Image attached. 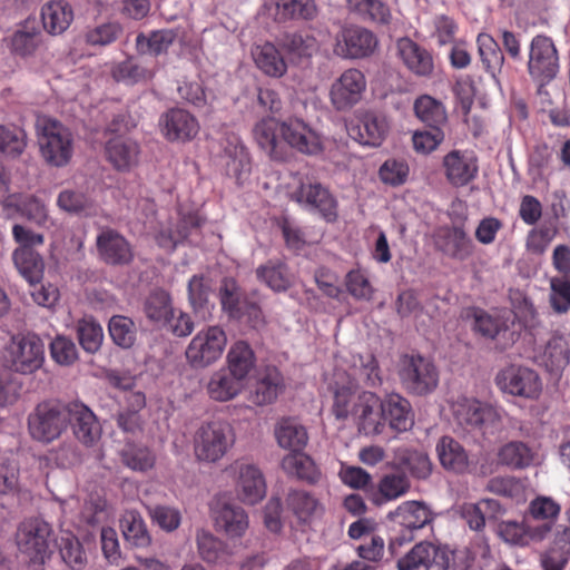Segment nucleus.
Segmentation results:
<instances>
[{
	"label": "nucleus",
	"mask_w": 570,
	"mask_h": 570,
	"mask_svg": "<svg viewBox=\"0 0 570 570\" xmlns=\"http://www.w3.org/2000/svg\"><path fill=\"white\" fill-rule=\"evenodd\" d=\"M18 544L33 566H43L51 558L55 547H58L62 561L72 570H82L87 564V554L79 539L69 531L53 539L51 525L43 520H35L19 533Z\"/></svg>",
	"instance_id": "nucleus-1"
},
{
	"label": "nucleus",
	"mask_w": 570,
	"mask_h": 570,
	"mask_svg": "<svg viewBox=\"0 0 570 570\" xmlns=\"http://www.w3.org/2000/svg\"><path fill=\"white\" fill-rule=\"evenodd\" d=\"M254 135L258 146L275 161H286L293 148L313 154L317 147L313 131L298 119L283 122L263 119L255 126Z\"/></svg>",
	"instance_id": "nucleus-2"
},
{
	"label": "nucleus",
	"mask_w": 570,
	"mask_h": 570,
	"mask_svg": "<svg viewBox=\"0 0 570 570\" xmlns=\"http://www.w3.org/2000/svg\"><path fill=\"white\" fill-rule=\"evenodd\" d=\"M219 299L222 309L229 321L256 333L266 327L267 322L259 306L256 289L249 294H242L240 287L234 278L224 277L219 286Z\"/></svg>",
	"instance_id": "nucleus-3"
},
{
	"label": "nucleus",
	"mask_w": 570,
	"mask_h": 570,
	"mask_svg": "<svg viewBox=\"0 0 570 570\" xmlns=\"http://www.w3.org/2000/svg\"><path fill=\"white\" fill-rule=\"evenodd\" d=\"M70 423V403L45 401L39 403L28 417L31 436L49 443L58 439Z\"/></svg>",
	"instance_id": "nucleus-4"
},
{
	"label": "nucleus",
	"mask_w": 570,
	"mask_h": 570,
	"mask_svg": "<svg viewBox=\"0 0 570 570\" xmlns=\"http://www.w3.org/2000/svg\"><path fill=\"white\" fill-rule=\"evenodd\" d=\"M3 358L7 368L21 374H32L43 364L45 345L37 335L12 337Z\"/></svg>",
	"instance_id": "nucleus-5"
},
{
	"label": "nucleus",
	"mask_w": 570,
	"mask_h": 570,
	"mask_svg": "<svg viewBox=\"0 0 570 570\" xmlns=\"http://www.w3.org/2000/svg\"><path fill=\"white\" fill-rule=\"evenodd\" d=\"M38 144L47 164L53 167L66 166L72 156V135L56 120H45Z\"/></svg>",
	"instance_id": "nucleus-6"
},
{
	"label": "nucleus",
	"mask_w": 570,
	"mask_h": 570,
	"mask_svg": "<svg viewBox=\"0 0 570 570\" xmlns=\"http://www.w3.org/2000/svg\"><path fill=\"white\" fill-rule=\"evenodd\" d=\"M232 426L224 421H210L203 424L195 438V452L199 460L215 462L219 460L233 443Z\"/></svg>",
	"instance_id": "nucleus-7"
},
{
	"label": "nucleus",
	"mask_w": 570,
	"mask_h": 570,
	"mask_svg": "<svg viewBox=\"0 0 570 570\" xmlns=\"http://www.w3.org/2000/svg\"><path fill=\"white\" fill-rule=\"evenodd\" d=\"M227 337L218 326L199 332L186 350V358L194 368H204L217 361L226 346Z\"/></svg>",
	"instance_id": "nucleus-8"
},
{
	"label": "nucleus",
	"mask_w": 570,
	"mask_h": 570,
	"mask_svg": "<svg viewBox=\"0 0 570 570\" xmlns=\"http://www.w3.org/2000/svg\"><path fill=\"white\" fill-rule=\"evenodd\" d=\"M495 381L503 393L523 399H538L542 391L540 376L528 367L509 366L499 372Z\"/></svg>",
	"instance_id": "nucleus-9"
},
{
	"label": "nucleus",
	"mask_w": 570,
	"mask_h": 570,
	"mask_svg": "<svg viewBox=\"0 0 570 570\" xmlns=\"http://www.w3.org/2000/svg\"><path fill=\"white\" fill-rule=\"evenodd\" d=\"M529 57V72L540 86L556 77L558 55L551 38H532Z\"/></svg>",
	"instance_id": "nucleus-10"
},
{
	"label": "nucleus",
	"mask_w": 570,
	"mask_h": 570,
	"mask_svg": "<svg viewBox=\"0 0 570 570\" xmlns=\"http://www.w3.org/2000/svg\"><path fill=\"white\" fill-rule=\"evenodd\" d=\"M210 511L216 527L230 537H240L248 527L244 509L234 503L226 494L216 495L212 500Z\"/></svg>",
	"instance_id": "nucleus-11"
},
{
	"label": "nucleus",
	"mask_w": 570,
	"mask_h": 570,
	"mask_svg": "<svg viewBox=\"0 0 570 570\" xmlns=\"http://www.w3.org/2000/svg\"><path fill=\"white\" fill-rule=\"evenodd\" d=\"M442 167L448 183L455 188L468 186L479 174L478 158L471 153L458 149L443 157Z\"/></svg>",
	"instance_id": "nucleus-12"
},
{
	"label": "nucleus",
	"mask_w": 570,
	"mask_h": 570,
	"mask_svg": "<svg viewBox=\"0 0 570 570\" xmlns=\"http://www.w3.org/2000/svg\"><path fill=\"white\" fill-rule=\"evenodd\" d=\"M365 86L364 75L348 69L332 85L331 100L337 110L351 108L361 100Z\"/></svg>",
	"instance_id": "nucleus-13"
},
{
	"label": "nucleus",
	"mask_w": 570,
	"mask_h": 570,
	"mask_svg": "<svg viewBox=\"0 0 570 570\" xmlns=\"http://www.w3.org/2000/svg\"><path fill=\"white\" fill-rule=\"evenodd\" d=\"M97 249L100 258L112 266L127 265L134 257L129 243L119 233L111 229L98 235Z\"/></svg>",
	"instance_id": "nucleus-14"
},
{
	"label": "nucleus",
	"mask_w": 570,
	"mask_h": 570,
	"mask_svg": "<svg viewBox=\"0 0 570 570\" xmlns=\"http://www.w3.org/2000/svg\"><path fill=\"white\" fill-rule=\"evenodd\" d=\"M292 198L316 208L327 222H334L337 217L335 199L320 183L301 184L292 194Z\"/></svg>",
	"instance_id": "nucleus-15"
},
{
	"label": "nucleus",
	"mask_w": 570,
	"mask_h": 570,
	"mask_svg": "<svg viewBox=\"0 0 570 570\" xmlns=\"http://www.w3.org/2000/svg\"><path fill=\"white\" fill-rule=\"evenodd\" d=\"M42 28L51 36H60L73 21V10L67 0H49L41 7Z\"/></svg>",
	"instance_id": "nucleus-16"
},
{
	"label": "nucleus",
	"mask_w": 570,
	"mask_h": 570,
	"mask_svg": "<svg viewBox=\"0 0 570 570\" xmlns=\"http://www.w3.org/2000/svg\"><path fill=\"white\" fill-rule=\"evenodd\" d=\"M75 436L85 445H92L100 436L95 414L82 403H70V423Z\"/></svg>",
	"instance_id": "nucleus-17"
},
{
	"label": "nucleus",
	"mask_w": 570,
	"mask_h": 570,
	"mask_svg": "<svg viewBox=\"0 0 570 570\" xmlns=\"http://www.w3.org/2000/svg\"><path fill=\"white\" fill-rule=\"evenodd\" d=\"M498 463L511 470H524L534 464L537 452L523 441H509L497 453Z\"/></svg>",
	"instance_id": "nucleus-18"
},
{
	"label": "nucleus",
	"mask_w": 570,
	"mask_h": 570,
	"mask_svg": "<svg viewBox=\"0 0 570 570\" xmlns=\"http://www.w3.org/2000/svg\"><path fill=\"white\" fill-rule=\"evenodd\" d=\"M380 417L399 432L411 429L414 423L409 401L397 394L389 395L381 402Z\"/></svg>",
	"instance_id": "nucleus-19"
},
{
	"label": "nucleus",
	"mask_w": 570,
	"mask_h": 570,
	"mask_svg": "<svg viewBox=\"0 0 570 570\" xmlns=\"http://www.w3.org/2000/svg\"><path fill=\"white\" fill-rule=\"evenodd\" d=\"M399 374L402 383L410 392L417 395H423L428 392V382L425 380L428 363L422 356H403Z\"/></svg>",
	"instance_id": "nucleus-20"
},
{
	"label": "nucleus",
	"mask_w": 570,
	"mask_h": 570,
	"mask_svg": "<svg viewBox=\"0 0 570 570\" xmlns=\"http://www.w3.org/2000/svg\"><path fill=\"white\" fill-rule=\"evenodd\" d=\"M165 135L170 140H188L197 134L195 118L183 109H170L161 120Z\"/></svg>",
	"instance_id": "nucleus-21"
},
{
	"label": "nucleus",
	"mask_w": 570,
	"mask_h": 570,
	"mask_svg": "<svg viewBox=\"0 0 570 570\" xmlns=\"http://www.w3.org/2000/svg\"><path fill=\"white\" fill-rule=\"evenodd\" d=\"M380 399L372 392H364L358 396L354 405V414L358 417V430L364 433H380L379 429L382 420L380 417Z\"/></svg>",
	"instance_id": "nucleus-22"
},
{
	"label": "nucleus",
	"mask_w": 570,
	"mask_h": 570,
	"mask_svg": "<svg viewBox=\"0 0 570 570\" xmlns=\"http://www.w3.org/2000/svg\"><path fill=\"white\" fill-rule=\"evenodd\" d=\"M275 438L281 448L295 454L304 450L307 444V432L304 426L291 419L281 420L274 430Z\"/></svg>",
	"instance_id": "nucleus-23"
},
{
	"label": "nucleus",
	"mask_w": 570,
	"mask_h": 570,
	"mask_svg": "<svg viewBox=\"0 0 570 570\" xmlns=\"http://www.w3.org/2000/svg\"><path fill=\"white\" fill-rule=\"evenodd\" d=\"M442 466L456 473L464 472L469 466V458L464 448L454 439L443 436L436 446Z\"/></svg>",
	"instance_id": "nucleus-24"
},
{
	"label": "nucleus",
	"mask_w": 570,
	"mask_h": 570,
	"mask_svg": "<svg viewBox=\"0 0 570 570\" xmlns=\"http://www.w3.org/2000/svg\"><path fill=\"white\" fill-rule=\"evenodd\" d=\"M268 10L276 21L283 22L296 17L312 18L316 8L314 0H272Z\"/></svg>",
	"instance_id": "nucleus-25"
},
{
	"label": "nucleus",
	"mask_w": 570,
	"mask_h": 570,
	"mask_svg": "<svg viewBox=\"0 0 570 570\" xmlns=\"http://www.w3.org/2000/svg\"><path fill=\"white\" fill-rule=\"evenodd\" d=\"M265 494V482L258 469L247 465L240 470L238 498L247 504H255Z\"/></svg>",
	"instance_id": "nucleus-26"
},
{
	"label": "nucleus",
	"mask_w": 570,
	"mask_h": 570,
	"mask_svg": "<svg viewBox=\"0 0 570 570\" xmlns=\"http://www.w3.org/2000/svg\"><path fill=\"white\" fill-rule=\"evenodd\" d=\"M257 67L268 76L282 77L286 71L284 57L278 49L271 42L257 45L252 51Z\"/></svg>",
	"instance_id": "nucleus-27"
},
{
	"label": "nucleus",
	"mask_w": 570,
	"mask_h": 570,
	"mask_svg": "<svg viewBox=\"0 0 570 570\" xmlns=\"http://www.w3.org/2000/svg\"><path fill=\"white\" fill-rule=\"evenodd\" d=\"M227 361L229 374L244 381L254 370L255 354L247 342L237 341L230 347Z\"/></svg>",
	"instance_id": "nucleus-28"
},
{
	"label": "nucleus",
	"mask_w": 570,
	"mask_h": 570,
	"mask_svg": "<svg viewBox=\"0 0 570 570\" xmlns=\"http://www.w3.org/2000/svg\"><path fill=\"white\" fill-rule=\"evenodd\" d=\"M550 530L551 525L549 523H544L534 530L517 521H503L499 524L500 537L509 543L519 546L527 544L528 538L542 539Z\"/></svg>",
	"instance_id": "nucleus-29"
},
{
	"label": "nucleus",
	"mask_w": 570,
	"mask_h": 570,
	"mask_svg": "<svg viewBox=\"0 0 570 570\" xmlns=\"http://www.w3.org/2000/svg\"><path fill=\"white\" fill-rule=\"evenodd\" d=\"M13 262L20 274L35 285L42 279L45 263L41 256L29 247H19L13 253Z\"/></svg>",
	"instance_id": "nucleus-30"
},
{
	"label": "nucleus",
	"mask_w": 570,
	"mask_h": 570,
	"mask_svg": "<svg viewBox=\"0 0 570 570\" xmlns=\"http://www.w3.org/2000/svg\"><path fill=\"white\" fill-rule=\"evenodd\" d=\"M106 155L116 169L127 170L137 163L138 146L131 140L114 138L106 145Z\"/></svg>",
	"instance_id": "nucleus-31"
},
{
	"label": "nucleus",
	"mask_w": 570,
	"mask_h": 570,
	"mask_svg": "<svg viewBox=\"0 0 570 570\" xmlns=\"http://www.w3.org/2000/svg\"><path fill=\"white\" fill-rule=\"evenodd\" d=\"M389 518L410 530L421 529L428 524V507L422 501H409L390 512Z\"/></svg>",
	"instance_id": "nucleus-32"
},
{
	"label": "nucleus",
	"mask_w": 570,
	"mask_h": 570,
	"mask_svg": "<svg viewBox=\"0 0 570 570\" xmlns=\"http://www.w3.org/2000/svg\"><path fill=\"white\" fill-rule=\"evenodd\" d=\"M283 470L299 480L315 483L318 479V471L314 461L303 451L286 455L282 461Z\"/></svg>",
	"instance_id": "nucleus-33"
},
{
	"label": "nucleus",
	"mask_w": 570,
	"mask_h": 570,
	"mask_svg": "<svg viewBox=\"0 0 570 570\" xmlns=\"http://www.w3.org/2000/svg\"><path fill=\"white\" fill-rule=\"evenodd\" d=\"M443 250L454 259L465 261L473 255L474 244L463 227L454 226L444 237Z\"/></svg>",
	"instance_id": "nucleus-34"
},
{
	"label": "nucleus",
	"mask_w": 570,
	"mask_h": 570,
	"mask_svg": "<svg viewBox=\"0 0 570 570\" xmlns=\"http://www.w3.org/2000/svg\"><path fill=\"white\" fill-rule=\"evenodd\" d=\"M376 46V38H337L334 52L342 58L360 59L372 55Z\"/></svg>",
	"instance_id": "nucleus-35"
},
{
	"label": "nucleus",
	"mask_w": 570,
	"mask_h": 570,
	"mask_svg": "<svg viewBox=\"0 0 570 570\" xmlns=\"http://www.w3.org/2000/svg\"><path fill=\"white\" fill-rule=\"evenodd\" d=\"M448 128L446 108L440 100L430 96V153L443 142Z\"/></svg>",
	"instance_id": "nucleus-36"
},
{
	"label": "nucleus",
	"mask_w": 570,
	"mask_h": 570,
	"mask_svg": "<svg viewBox=\"0 0 570 570\" xmlns=\"http://www.w3.org/2000/svg\"><path fill=\"white\" fill-rule=\"evenodd\" d=\"M482 402L475 399L461 397L452 405L456 422L465 429H478L481 424Z\"/></svg>",
	"instance_id": "nucleus-37"
},
{
	"label": "nucleus",
	"mask_w": 570,
	"mask_h": 570,
	"mask_svg": "<svg viewBox=\"0 0 570 570\" xmlns=\"http://www.w3.org/2000/svg\"><path fill=\"white\" fill-rule=\"evenodd\" d=\"M108 332L112 342L121 348H130L136 342V325L124 315H114L108 322Z\"/></svg>",
	"instance_id": "nucleus-38"
},
{
	"label": "nucleus",
	"mask_w": 570,
	"mask_h": 570,
	"mask_svg": "<svg viewBox=\"0 0 570 570\" xmlns=\"http://www.w3.org/2000/svg\"><path fill=\"white\" fill-rule=\"evenodd\" d=\"M351 12L364 20L376 23H387L391 18L389 8L381 0H346Z\"/></svg>",
	"instance_id": "nucleus-39"
},
{
	"label": "nucleus",
	"mask_w": 570,
	"mask_h": 570,
	"mask_svg": "<svg viewBox=\"0 0 570 570\" xmlns=\"http://www.w3.org/2000/svg\"><path fill=\"white\" fill-rule=\"evenodd\" d=\"M77 335L79 344L87 353L95 354L99 351L104 340V331L92 317L78 321Z\"/></svg>",
	"instance_id": "nucleus-40"
},
{
	"label": "nucleus",
	"mask_w": 570,
	"mask_h": 570,
	"mask_svg": "<svg viewBox=\"0 0 570 570\" xmlns=\"http://www.w3.org/2000/svg\"><path fill=\"white\" fill-rule=\"evenodd\" d=\"M121 529L125 539L135 547L146 548L151 542L147 527L137 513H127L121 520Z\"/></svg>",
	"instance_id": "nucleus-41"
},
{
	"label": "nucleus",
	"mask_w": 570,
	"mask_h": 570,
	"mask_svg": "<svg viewBox=\"0 0 570 570\" xmlns=\"http://www.w3.org/2000/svg\"><path fill=\"white\" fill-rule=\"evenodd\" d=\"M243 387V380L230 374L216 373L208 383V391L213 399L227 401L236 396Z\"/></svg>",
	"instance_id": "nucleus-42"
},
{
	"label": "nucleus",
	"mask_w": 570,
	"mask_h": 570,
	"mask_svg": "<svg viewBox=\"0 0 570 570\" xmlns=\"http://www.w3.org/2000/svg\"><path fill=\"white\" fill-rule=\"evenodd\" d=\"M544 362L551 372L563 370L570 362V347L562 336L552 337L544 350Z\"/></svg>",
	"instance_id": "nucleus-43"
},
{
	"label": "nucleus",
	"mask_w": 570,
	"mask_h": 570,
	"mask_svg": "<svg viewBox=\"0 0 570 570\" xmlns=\"http://www.w3.org/2000/svg\"><path fill=\"white\" fill-rule=\"evenodd\" d=\"M7 206H14L17 212L37 225L45 223L47 219L45 205L32 195L24 197L9 196Z\"/></svg>",
	"instance_id": "nucleus-44"
},
{
	"label": "nucleus",
	"mask_w": 570,
	"mask_h": 570,
	"mask_svg": "<svg viewBox=\"0 0 570 570\" xmlns=\"http://www.w3.org/2000/svg\"><path fill=\"white\" fill-rule=\"evenodd\" d=\"M410 488L409 480L404 473L395 472L385 474L379 483V495L373 500L380 505L383 500H392L405 493Z\"/></svg>",
	"instance_id": "nucleus-45"
},
{
	"label": "nucleus",
	"mask_w": 570,
	"mask_h": 570,
	"mask_svg": "<svg viewBox=\"0 0 570 570\" xmlns=\"http://www.w3.org/2000/svg\"><path fill=\"white\" fill-rule=\"evenodd\" d=\"M146 316L155 322H169L174 317L170 306V297L163 289L154 291L145 302Z\"/></svg>",
	"instance_id": "nucleus-46"
},
{
	"label": "nucleus",
	"mask_w": 570,
	"mask_h": 570,
	"mask_svg": "<svg viewBox=\"0 0 570 570\" xmlns=\"http://www.w3.org/2000/svg\"><path fill=\"white\" fill-rule=\"evenodd\" d=\"M562 543L561 551L556 548L547 552L541 560L543 570H563L570 557V528L563 530L556 544Z\"/></svg>",
	"instance_id": "nucleus-47"
},
{
	"label": "nucleus",
	"mask_w": 570,
	"mask_h": 570,
	"mask_svg": "<svg viewBox=\"0 0 570 570\" xmlns=\"http://www.w3.org/2000/svg\"><path fill=\"white\" fill-rule=\"evenodd\" d=\"M121 461L132 470L146 471L154 465V458L147 448L126 443L120 452Z\"/></svg>",
	"instance_id": "nucleus-48"
},
{
	"label": "nucleus",
	"mask_w": 570,
	"mask_h": 570,
	"mask_svg": "<svg viewBox=\"0 0 570 570\" xmlns=\"http://www.w3.org/2000/svg\"><path fill=\"white\" fill-rule=\"evenodd\" d=\"M401 57L407 67L416 73H425L424 51L411 38H400L397 42Z\"/></svg>",
	"instance_id": "nucleus-49"
},
{
	"label": "nucleus",
	"mask_w": 570,
	"mask_h": 570,
	"mask_svg": "<svg viewBox=\"0 0 570 570\" xmlns=\"http://www.w3.org/2000/svg\"><path fill=\"white\" fill-rule=\"evenodd\" d=\"M286 504L299 520L305 521L315 511L317 501L305 491L291 490Z\"/></svg>",
	"instance_id": "nucleus-50"
},
{
	"label": "nucleus",
	"mask_w": 570,
	"mask_h": 570,
	"mask_svg": "<svg viewBox=\"0 0 570 570\" xmlns=\"http://www.w3.org/2000/svg\"><path fill=\"white\" fill-rule=\"evenodd\" d=\"M24 147L22 130L0 126V154L16 158L22 154Z\"/></svg>",
	"instance_id": "nucleus-51"
},
{
	"label": "nucleus",
	"mask_w": 570,
	"mask_h": 570,
	"mask_svg": "<svg viewBox=\"0 0 570 570\" xmlns=\"http://www.w3.org/2000/svg\"><path fill=\"white\" fill-rule=\"evenodd\" d=\"M550 305L557 313H566L570 308V278L553 277L550 282Z\"/></svg>",
	"instance_id": "nucleus-52"
},
{
	"label": "nucleus",
	"mask_w": 570,
	"mask_h": 570,
	"mask_svg": "<svg viewBox=\"0 0 570 570\" xmlns=\"http://www.w3.org/2000/svg\"><path fill=\"white\" fill-rule=\"evenodd\" d=\"M213 292L212 281L205 276H194L188 283L189 302L195 312L203 309Z\"/></svg>",
	"instance_id": "nucleus-53"
},
{
	"label": "nucleus",
	"mask_w": 570,
	"mask_h": 570,
	"mask_svg": "<svg viewBox=\"0 0 570 570\" xmlns=\"http://www.w3.org/2000/svg\"><path fill=\"white\" fill-rule=\"evenodd\" d=\"M58 206L67 213L81 214L91 208V202L81 191L66 189L59 194Z\"/></svg>",
	"instance_id": "nucleus-54"
},
{
	"label": "nucleus",
	"mask_w": 570,
	"mask_h": 570,
	"mask_svg": "<svg viewBox=\"0 0 570 570\" xmlns=\"http://www.w3.org/2000/svg\"><path fill=\"white\" fill-rule=\"evenodd\" d=\"M50 353L52 358L60 365H70L78 357L75 343L65 336H57L50 343Z\"/></svg>",
	"instance_id": "nucleus-55"
},
{
	"label": "nucleus",
	"mask_w": 570,
	"mask_h": 570,
	"mask_svg": "<svg viewBox=\"0 0 570 570\" xmlns=\"http://www.w3.org/2000/svg\"><path fill=\"white\" fill-rule=\"evenodd\" d=\"M423 566L428 570V542L416 543L410 552L397 561L399 570H416Z\"/></svg>",
	"instance_id": "nucleus-56"
},
{
	"label": "nucleus",
	"mask_w": 570,
	"mask_h": 570,
	"mask_svg": "<svg viewBox=\"0 0 570 570\" xmlns=\"http://www.w3.org/2000/svg\"><path fill=\"white\" fill-rule=\"evenodd\" d=\"M531 517L535 520L553 521L560 513V505L550 498L539 497L529 507Z\"/></svg>",
	"instance_id": "nucleus-57"
},
{
	"label": "nucleus",
	"mask_w": 570,
	"mask_h": 570,
	"mask_svg": "<svg viewBox=\"0 0 570 570\" xmlns=\"http://www.w3.org/2000/svg\"><path fill=\"white\" fill-rule=\"evenodd\" d=\"M256 275L276 292L286 291L291 285L281 266H261L257 268Z\"/></svg>",
	"instance_id": "nucleus-58"
},
{
	"label": "nucleus",
	"mask_w": 570,
	"mask_h": 570,
	"mask_svg": "<svg viewBox=\"0 0 570 570\" xmlns=\"http://www.w3.org/2000/svg\"><path fill=\"white\" fill-rule=\"evenodd\" d=\"M314 38H285L283 47L286 50L289 59L299 63L302 59L312 56Z\"/></svg>",
	"instance_id": "nucleus-59"
},
{
	"label": "nucleus",
	"mask_w": 570,
	"mask_h": 570,
	"mask_svg": "<svg viewBox=\"0 0 570 570\" xmlns=\"http://www.w3.org/2000/svg\"><path fill=\"white\" fill-rule=\"evenodd\" d=\"M197 546L200 558L207 562H215L222 550V542L204 530L197 533Z\"/></svg>",
	"instance_id": "nucleus-60"
},
{
	"label": "nucleus",
	"mask_w": 570,
	"mask_h": 570,
	"mask_svg": "<svg viewBox=\"0 0 570 570\" xmlns=\"http://www.w3.org/2000/svg\"><path fill=\"white\" fill-rule=\"evenodd\" d=\"M553 235L547 227L533 228L528 233L525 248L534 255H542L550 245Z\"/></svg>",
	"instance_id": "nucleus-61"
},
{
	"label": "nucleus",
	"mask_w": 570,
	"mask_h": 570,
	"mask_svg": "<svg viewBox=\"0 0 570 570\" xmlns=\"http://www.w3.org/2000/svg\"><path fill=\"white\" fill-rule=\"evenodd\" d=\"M520 482L515 476H494L488 481L487 490L502 497L513 498L520 491Z\"/></svg>",
	"instance_id": "nucleus-62"
},
{
	"label": "nucleus",
	"mask_w": 570,
	"mask_h": 570,
	"mask_svg": "<svg viewBox=\"0 0 570 570\" xmlns=\"http://www.w3.org/2000/svg\"><path fill=\"white\" fill-rule=\"evenodd\" d=\"M480 55L483 62L488 66H500L503 62V53L501 49L502 42L495 38H476Z\"/></svg>",
	"instance_id": "nucleus-63"
},
{
	"label": "nucleus",
	"mask_w": 570,
	"mask_h": 570,
	"mask_svg": "<svg viewBox=\"0 0 570 570\" xmlns=\"http://www.w3.org/2000/svg\"><path fill=\"white\" fill-rule=\"evenodd\" d=\"M363 129L365 134L361 132V138L365 145L379 146L386 132V126L383 120L375 116H367L363 120Z\"/></svg>",
	"instance_id": "nucleus-64"
}]
</instances>
